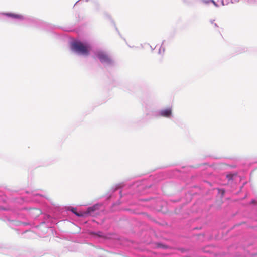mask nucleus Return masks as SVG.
<instances>
[{
  "instance_id": "f257e3e1",
  "label": "nucleus",
  "mask_w": 257,
  "mask_h": 257,
  "mask_svg": "<svg viewBox=\"0 0 257 257\" xmlns=\"http://www.w3.org/2000/svg\"><path fill=\"white\" fill-rule=\"evenodd\" d=\"M71 49L75 53L86 56L92 51V46L89 42L75 40L71 43Z\"/></svg>"
},
{
  "instance_id": "f03ea898",
  "label": "nucleus",
  "mask_w": 257,
  "mask_h": 257,
  "mask_svg": "<svg viewBox=\"0 0 257 257\" xmlns=\"http://www.w3.org/2000/svg\"><path fill=\"white\" fill-rule=\"evenodd\" d=\"M101 207V204H96L88 207L86 211L78 212L74 208H72L71 211L78 217H86L88 216H94L99 214V210Z\"/></svg>"
},
{
  "instance_id": "7ed1b4c3",
  "label": "nucleus",
  "mask_w": 257,
  "mask_h": 257,
  "mask_svg": "<svg viewBox=\"0 0 257 257\" xmlns=\"http://www.w3.org/2000/svg\"><path fill=\"white\" fill-rule=\"evenodd\" d=\"M96 56L104 65H111L113 61L109 54L102 50H98L95 53Z\"/></svg>"
},
{
  "instance_id": "20e7f679",
  "label": "nucleus",
  "mask_w": 257,
  "mask_h": 257,
  "mask_svg": "<svg viewBox=\"0 0 257 257\" xmlns=\"http://www.w3.org/2000/svg\"><path fill=\"white\" fill-rule=\"evenodd\" d=\"M6 16L11 19V20L15 23L20 22L24 20H28L29 18L24 17L23 15L14 14V13H6L4 14Z\"/></svg>"
},
{
  "instance_id": "39448f33",
  "label": "nucleus",
  "mask_w": 257,
  "mask_h": 257,
  "mask_svg": "<svg viewBox=\"0 0 257 257\" xmlns=\"http://www.w3.org/2000/svg\"><path fill=\"white\" fill-rule=\"evenodd\" d=\"M29 194V196L31 198V199H26L25 201H34L36 202H40L42 198H43V196L40 193H38L36 191H32L30 193L27 192Z\"/></svg>"
},
{
  "instance_id": "423d86ee",
  "label": "nucleus",
  "mask_w": 257,
  "mask_h": 257,
  "mask_svg": "<svg viewBox=\"0 0 257 257\" xmlns=\"http://www.w3.org/2000/svg\"><path fill=\"white\" fill-rule=\"evenodd\" d=\"M172 108L170 107L163 109L156 112V116H161L167 118H170L172 116Z\"/></svg>"
},
{
  "instance_id": "0eeeda50",
  "label": "nucleus",
  "mask_w": 257,
  "mask_h": 257,
  "mask_svg": "<svg viewBox=\"0 0 257 257\" xmlns=\"http://www.w3.org/2000/svg\"><path fill=\"white\" fill-rule=\"evenodd\" d=\"M29 213L33 218H36L42 214V211L38 208L30 209Z\"/></svg>"
},
{
  "instance_id": "6e6552de",
  "label": "nucleus",
  "mask_w": 257,
  "mask_h": 257,
  "mask_svg": "<svg viewBox=\"0 0 257 257\" xmlns=\"http://www.w3.org/2000/svg\"><path fill=\"white\" fill-rule=\"evenodd\" d=\"M165 42H166L165 40H163L162 41V44L160 46V48L159 49L158 54L161 55H163L165 52V48L164 45H165Z\"/></svg>"
},
{
  "instance_id": "1a4fd4ad",
  "label": "nucleus",
  "mask_w": 257,
  "mask_h": 257,
  "mask_svg": "<svg viewBox=\"0 0 257 257\" xmlns=\"http://www.w3.org/2000/svg\"><path fill=\"white\" fill-rule=\"evenodd\" d=\"M202 2L206 5H209L210 3H212L217 8L219 7V5L214 0H202Z\"/></svg>"
},
{
  "instance_id": "9d476101",
  "label": "nucleus",
  "mask_w": 257,
  "mask_h": 257,
  "mask_svg": "<svg viewBox=\"0 0 257 257\" xmlns=\"http://www.w3.org/2000/svg\"><path fill=\"white\" fill-rule=\"evenodd\" d=\"M217 2L221 3L222 6L227 5L229 3H231V0H217Z\"/></svg>"
},
{
  "instance_id": "9b49d317",
  "label": "nucleus",
  "mask_w": 257,
  "mask_h": 257,
  "mask_svg": "<svg viewBox=\"0 0 257 257\" xmlns=\"http://www.w3.org/2000/svg\"><path fill=\"white\" fill-rule=\"evenodd\" d=\"M39 228L41 229V230H44V232H46L47 231V230H49L48 228H47L46 227H45V225L44 224L42 223V224H41V225L39 226Z\"/></svg>"
},
{
  "instance_id": "f8f14e48",
  "label": "nucleus",
  "mask_w": 257,
  "mask_h": 257,
  "mask_svg": "<svg viewBox=\"0 0 257 257\" xmlns=\"http://www.w3.org/2000/svg\"><path fill=\"white\" fill-rule=\"evenodd\" d=\"M244 2L249 4H253L255 3V0H244Z\"/></svg>"
},
{
  "instance_id": "ddd939ff",
  "label": "nucleus",
  "mask_w": 257,
  "mask_h": 257,
  "mask_svg": "<svg viewBox=\"0 0 257 257\" xmlns=\"http://www.w3.org/2000/svg\"><path fill=\"white\" fill-rule=\"evenodd\" d=\"M247 51V49L245 47L243 48H242V50L240 51V53H242V52H245Z\"/></svg>"
},
{
  "instance_id": "4468645a",
  "label": "nucleus",
  "mask_w": 257,
  "mask_h": 257,
  "mask_svg": "<svg viewBox=\"0 0 257 257\" xmlns=\"http://www.w3.org/2000/svg\"><path fill=\"white\" fill-rule=\"evenodd\" d=\"M240 0H231V3L235 4L239 2Z\"/></svg>"
},
{
  "instance_id": "2eb2a0df",
  "label": "nucleus",
  "mask_w": 257,
  "mask_h": 257,
  "mask_svg": "<svg viewBox=\"0 0 257 257\" xmlns=\"http://www.w3.org/2000/svg\"><path fill=\"white\" fill-rule=\"evenodd\" d=\"M214 21H215V20H213V19H211V20H209V22H210L211 24H213L214 23Z\"/></svg>"
},
{
  "instance_id": "dca6fc26",
  "label": "nucleus",
  "mask_w": 257,
  "mask_h": 257,
  "mask_svg": "<svg viewBox=\"0 0 257 257\" xmlns=\"http://www.w3.org/2000/svg\"><path fill=\"white\" fill-rule=\"evenodd\" d=\"M213 25H214V27H215V28H217V27H218V25H217V24L216 23H214L213 24Z\"/></svg>"
},
{
  "instance_id": "f3484780",
  "label": "nucleus",
  "mask_w": 257,
  "mask_h": 257,
  "mask_svg": "<svg viewBox=\"0 0 257 257\" xmlns=\"http://www.w3.org/2000/svg\"><path fill=\"white\" fill-rule=\"evenodd\" d=\"M27 224V223H25V222H23V223H22V225H26Z\"/></svg>"
},
{
  "instance_id": "a211bd4d",
  "label": "nucleus",
  "mask_w": 257,
  "mask_h": 257,
  "mask_svg": "<svg viewBox=\"0 0 257 257\" xmlns=\"http://www.w3.org/2000/svg\"><path fill=\"white\" fill-rule=\"evenodd\" d=\"M150 47L152 48V50H154V49H153V48H152L151 46H150Z\"/></svg>"
}]
</instances>
